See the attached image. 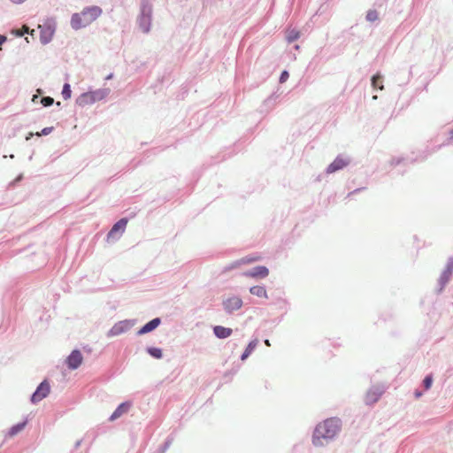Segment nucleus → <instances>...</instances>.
<instances>
[{
	"mask_svg": "<svg viewBox=\"0 0 453 453\" xmlns=\"http://www.w3.org/2000/svg\"><path fill=\"white\" fill-rule=\"evenodd\" d=\"M43 106H50L54 103V99L50 96H45L41 99Z\"/></svg>",
	"mask_w": 453,
	"mask_h": 453,
	"instance_id": "nucleus-26",
	"label": "nucleus"
},
{
	"mask_svg": "<svg viewBox=\"0 0 453 453\" xmlns=\"http://www.w3.org/2000/svg\"><path fill=\"white\" fill-rule=\"evenodd\" d=\"M415 395H416V397H419L421 395V393L416 392Z\"/></svg>",
	"mask_w": 453,
	"mask_h": 453,
	"instance_id": "nucleus-37",
	"label": "nucleus"
},
{
	"mask_svg": "<svg viewBox=\"0 0 453 453\" xmlns=\"http://www.w3.org/2000/svg\"><path fill=\"white\" fill-rule=\"evenodd\" d=\"M127 224V220L126 219H121L117 223H115L107 234V242H114L119 240L122 234L125 232Z\"/></svg>",
	"mask_w": 453,
	"mask_h": 453,
	"instance_id": "nucleus-7",
	"label": "nucleus"
},
{
	"mask_svg": "<svg viewBox=\"0 0 453 453\" xmlns=\"http://www.w3.org/2000/svg\"><path fill=\"white\" fill-rule=\"evenodd\" d=\"M298 37H299V33L295 30L290 31L287 35V39L289 42L296 40Z\"/></svg>",
	"mask_w": 453,
	"mask_h": 453,
	"instance_id": "nucleus-25",
	"label": "nucleus"
},
{
	"mask_svg": "<svg viewBox=\"0 0 453 453\" xmlns=\"http://www.w3.org/2000/svg\"><path fill=\"white\" fill-rule=\"evenodd\" d=\"M6 41V37L0 35V46Z\"/></svg>",
	"mask_w": 453,
	"mask_h": 453,
	"instance_id": "nucleus-32",
	"label": "nucleus"
},
{
	"mask_svg": "<svg viewBox=\"0 0 453 453\" xmlns=\"http://www.w3.org/2000/svg\"><path fill=\"white\" fill-rule=\"evenodd\" d=\"M225 310L228 312L239 310L242 305V301L238 296H231L223 302Z\"/></svg>",
	"mask_w": 453,
	"mask_h": 453,
	"instance_id": "nucleus-11",
	"label": "nucleus"
},
{
	"mask_svg": "<svg viewBox=\"0 0 453 453\" xmlns=\"http://www.w3.org/2000/svg\"><path fill=\"white\" fill-rule=\"evenodd\" d=\"M147 352L154 358L160 359L163 357L162 349L155 347L147 348Z\"/></svg>",
	"mask_w": 453,
	"mask_h": 453,
	"instance_id": "nucleus-20",
	"label": "nucleus"
},
{
	"mask_svg": "<svg viewBox=\"0 0 453 453\" xmlns=\"http://www.w3.org/2000/svg\"><path fill=\"white\" fill-rule=\"evenodd\" d=\"M110 93L111 89L109 88H103L82 93L76 98V104L80 107L91 105L96 102L104 100Z\"/></svg>",
	"mask_w": 453,
	"mask_h": 453,
	"instance_id": "nucleus-3",
	"label": "nucleus"
},
{
	"mask_svg": "<svg viewBox=\"0 0 453 453\" xmlns=\"http://www.w3.org/2000/svg\"><path fill=\"white\" fill-rule=\"evenodd\" d=\"M288 73L287 71H283L280 77V82L284 83L288 79Z\"/></svg>",
	"mask_w": 453,
	"mask_h": 453,
	"instance_id": "nucleus-29",
	"label": "nucleus"
},
{
	"mask_svg": "<svg viewBox=\"0 0 453 453\" xmlns=\"http://www.w3.org/2000/svg\"><path fill=\"white\" fill-rule=\"evenodd\" d=\"M213 332L218 338L225 339V338L229 337L232 334L233 331L231 328H228V327H224L222 326H216L213 328Z\"/></svg>",
	"mask_w": 453,
	"mask_h": 453,
	"instance_id": "nucleus-14",
	"label": "nucleus"
},
{
	"mask_svg": "<svg viewBox=\"0 0 453 453\" xmlns=\"http://www.w3.org/2000/svg\"><path fill=\"white\" fill-rule=\"evenodd\" d=\"M83 357L80 350L74 349L66 358V364L71 370L77 369L82 363Z\"/></svg>",
	"mask_w": 453,
	"mask_h": 453,
	"instance_id": "nucleus-9",
	"label": "nucleus"
},
{
	"mask_svg": "<svg viewBox=\"0 0 453 453\" xmlns=\"http://www.w3.org/2000/svg\"><path fill=\"white\" fill-rule=\"evenodd\" d=\"M27 33H28V27H24L22 28V30H17L15 32L16 35L19 36V37L23 36Z\"/></svg>",
	"mask_w": 453,
	"mask_h": 453,
	"instance_id": "nucleus-30",
	"label": "nucleus"
},
{
	"mask_svg": "<svg viewBox=\"0 0 453 453\" xmlns=\"http://www.w3.org/2000/svg\"><path fill=\"white\" fill-rule=\"evenodd\" d=\"M113 77V74L112 73H110L107 77H106V80H111L112 79Z\"/></svg>",
	"mask_w": 453,
	"mask_h": 453,
	"instance_id": "nucleus-35",
	"label": "nucleus"
},
{
	"mask_svg": "<svg viewBox=\"0 0 453 453\" xmlns=\"http://www.w3.org/2000/svg\"><path fill=\"white\" fill-rule=\"evenodd\" d=\"M366 19L371 22L377 20L378 12L375 10H370L366 14Z\"/></svg>",
	"mask_w": 453,
	"mask_h": 453,
	"instance_id": "nucleus-24",
	"label": "nucleus"
},
{
	"mask_svg": "<svg viewBox=\"0 0 453 453\" xmlns=\"http://www.w3.org/2000/svg\"><path fill=\"white\" fill-rule=\"evenodd\" d=\"M243 275L253 279H264L269 275V270L267 267L260 265L245 272Z\"/></svg>",
	"mask_w": 453,
	"mask_h": 453,
	"instance_id": "nucleus-10",
	"label": "nucleus"
},
{
	"mask_svg": "<svg viewBox=\"0 0 453 453\" xmlns=\"http://www.w3.org/2000/svg\"><path fill=\"white\" fill-rule=\"evenodd\" d=\"M40 29V42L42 44L46 45L51 42L57 28V22L55 19H47L42 25H39Z\"/></svg>",
	"mask_w": 453,
	"mask_h": 453,
	"instance_id": "nucleus-5",
	"label": "nucleus"
},
{
	"mask_svg": "<svg viewBox=\"0 0 453 453\" xmlns=\"http://www.w3.org/2000/svg\"><path fill=\"white\" fill-rule=\"evenodd\" d=\"M424 386H425V388L426 389H429L432 386V383H433V378L431 375H428L426 376L425 379H424Z\"/></svg>",
	"mask_w": 453,
	"mask_h": 453,
	"instance_id": "nucleus-28",
	"label": "nucleus"
},
{
	"mask_svg": "<svg viewBox=\"0 0 453 453\" xmlns=\"http://www.w3.org/2000/svg\"><path fill=\"white\" fill-rule=\"evenodd\" d=\"M53 131V127H44L40 133L37 132L35 135L41 136V135H48Z\"/></svg>",
	"mask_w": 453,
	"mask_h": 453,
	"instance_id": "nucleus-27",
	"label": "nucleus"
},
{
	"mask_svg": "<svg viewBox=\"0 0 453 453\" xmlns=\"http://www.w3.org/2000/svg\"><path fill=\"white\" fill-rule=\"evenodd\" d=\"M250 292L251 295L257 296L258 297L268 298L266 289L263 286L251 287L250 288Z\"/></svg>",
	"mask_w": 453,
	"mask_h": 453,
	"instance_id": "nucleus-16",
	"label": "nucleus"
},
{
	"mask_svg": "<svg viewBox=\"0 0 453 453\" xmlns=\"http://www.w3.org/2000/svg\"><path fill=\"white\" fill-rule=\"evenodd\" d=\"M50 392V386L47 380H43L37 387L36 390L31 396V402L33 403H37L42 401L43 398L47 397Z\"/></svg>",
	"mask_w": 453,
	"mask_h": 453,
	"instance_id": "nucleus-8",
	"label": "nucleus"
},
{
	"mask_svg": "<svg viewBox=\"0 0 453 453\" xmlns=\"http://www.w3.org/2000/svg\"><path fill=\"white\" fill-rule=\"evenodd\" d=\"M255 346H256V343H253V342H250L248 345L245 351L242 355V360H245L250 355V353L253 351Z\"/></svg>",
	"mask_w": 453,
	"mask_h": 453,
	"instance_id": "nucleus-23",
	"label": "nucleus"
},
{
	"mask_svg": "<svg viewBox=\"0 0 453 453\" xmlns=\"http://www.w3.org/2000/svg\"><path fill=\"white\" fill-rule=\"evenodd\" d=\"M22 179V174L19 175V177L15 180V181H19Z\"/></svg>",
	"mask_w": 453,
	"mask_h": 453,
	"instance_id": "nucleus-36",
	"label": "nucleus"
},
{
	"mask_svg": "<svg viewBox=\"0 0 453 453\" xmlns=\"http://www.w3.org/2000/svg\"><path fill=\"white\" fill-rule=\"evenodd\" d=\"M152 15V5L148 0H142L140 15L138 16L137 22L139 28L142 33H149L150 30Z\"/></svg>",
	"mask_w": 453,
	"mask_h": 453,
	"instance_id": "nucleus-4",
	"label": "nucleus"
},
{
	"mask_svg": "<svg viewBox=\"0 0 453 453\" xmlns=\"http://www.w3.org/2000/svg\"><path fill=\"white\" fill-rule=\"evenodd\" d=\"M72 90L71 87L68 83H65L62 89V96L65 100H67L71 97Z\"/></svg>",
	"mask_w": 453,
	"mask_h": 453,
	"instance_id": "nucleus-21",
	"label": "nucleus"
},
{
	"mask_svg": "<svg viewBox=\"0 0 453 453\" xmlns=\"http://www.w3.org/2000/svg\"><path fill=\"white\" fill-rule=\"evenodd\" d=\"M341 429V421L338 418H328L319 423L313 433L312 443L317 447L324 445L323 440L333 439Z\"/></svg>",
	"mask_w": 453,
	"mask_h": 453,
	"instance_id": "nucleus-1",
	"label": "nucleus"
},
{
	"mask_svg": "<svg viewBox=\"0 0 453 453\" xmlns=\"http://www.w3.org/2000/svg\"><path fill=\"white\" fill-rule=\"evenodd\" d=\"M131 403L128 402L122 403L119 404L117 409L113 411V413L110 417V421H114L120 418L122 415L127 413L130 409Z\"/></svg>",
	"mask_w": 453,
	"mask_h": 453,
	"instance_id": "nucleus-13",
	"label": "nucleus"
},
{
	"mask_svg": "<svg viewBox=\"0 0 453 453\" xmlns=\"http://www.w3.org/2000/svg\"><path fill=\"white\" fill-rule=\"evenodd\" d=\"M380 395L381 393L380 392H377L375 390H370L369 392H367L365 395V403L367 404H372L376 403L379 400Z\"/></svg>",
	"mask_w": 453,
	"mask_h": 453,
	"instance_id": "nucleus-18",
	"label": "nucleus"
},
{
	"mask_svg": "<svg viewBox=\"0 0 453 453\" xmlns=\"http://www.w3.org/2000/svg\"><path fill=\"white\" fill-rule=\"evenodd\" d=\"M12 3L13 4H22L24 3L26 0H10Z\"/></svg>",
	"mask_w": 453,
	"mask_h": 453,
	"instance_id": "nucleus-31",
	"label": "nucleus"
},
{
	"mask_svg": "<svg viewBox=\"0 0 453 453\" xmlns=\"http://www.w3.org/2000/svg\"><path fill=\"white\" fill-rule=\"evenodd\" d=\"M160 323L161 319L159 318L153 319L138 330L137 335H142L152 332L160 325Z\"/></svg>",
	"mask_w": 453,
	"mask_h": 453,
	"instance_id": "nucleus-12",
	"label": "nucleus"
},
{
	"mask_svg": "<svg viewBox=\"0 0 453 453\" xmlns=\"http://www.w3.org/2000/svg\"><path fill=\"white\" fill-rule=\"evenodd\" d=\"M34 135H35V134H34V133H29V134H27V136L26 137V140H27V141H28V140H29V139H31V137H33Z\"/></svg>",
	"mask_w": 453,
	"mask_h": 453,
	"instance_id": "nucleus-33",
	"label": "nucleus"
},
{
	"mask_svg": "<svg viewBox=\"0 0 453 453\" xmlns=\"http://www.w3.org/2000/svg\"><path fill=\"white\" fill-rule=\"evenodd\" d=\"M347 165V162L343 158L337 157L333 163H331L327 167V173H334L340 169H342Z\"/></svg>",
	"mask_w": 453,
	"mask_h": 453,
	"instance_id": "nucleus-15",
	"label": "nucleus"
},
{
	"mask_svg": "<svg viewBox=\"0 0 453 453\" xmlns=\"http://www.w3.org/2000/svg\"><path fill=\"white\" fill-rule=\"evenodd\" d=\"M26 425H27V420L12 426L7 433V436L13 437V436L17 435L19 433H20L25 428Z\"/></svg>",
	"mask_w": 453,
	"mask_h": 453,
	"instance_id": "nucleus-17",
	"label": "nucleus"
},
{
	"mask_svg": "<svg viewBox=\"0 0 453 453\" xmlns=\"http://www.w3.org/2000/svg\"><path fill=\"white\" fill-rule=\"evenodd\" d=\"M450 137L453 139V129L450 131Z\"/></svg>",
	"mask_w": 453,
	"mask_h": 453,
	"instance_id": "nucleus-38",
	"label": "nucleus"
},
{
	"mask_svg": "<svg viewBox=\"0 0 453 453\" xmlns=\"http://www.w3.org/2000/svg\"><path fill=\"white\" fill-rule=\"evenodd\" d=\"M265 342V344H266L267 346H270V343H269V341H268V340H266Z\"/></svg>",
	"mask_w": 453,
	"mask_h": 453,
	"instance_id": "nucleus-39",
	"label": "nucleus"
},
{
	"mask_svg": "<svg viewBox=\"0 0 453 453\" xmlns=\"http://www.w3.org/2000/svg\"><path fill=\"white\" fill-rule=\"evenodd\" d=\"M135 323V319H124L119 321L112 326V327L107 332L106 335L109 338L119 336L128 332Z\"/></svg>",
	"mask_w": 453,
	"mask_h": 453,
	"instance_id": "nucleus-6",
	"label": "nucleus"
},
{
	"mask_svg": "<svg viewBox=\"0 0 453 453\" xmlns=\"http://www.w3.org/2000/svg\"><path fill=\"white\" fill-rule=\"evenodd\" d=\"M103 10L96 5L87 6L81 12L73 13L71 17V27L74 30L86 27L101 16Z\"/></svg>",
	"mask_w": 453,
	"mask_h": 453,
	"instance_id": "nucleus-2",
	"label": "nucleus"
},
{
	"mask_svg": "<svg viewBox=\"0 0 453 453\" xmlns=\"http://www.w3.org/2000/svg\"><path fill=\"white\" fill-rule=\"evenodd\" d=\"M372 84L374 88H378L380 89L383 88L381 77L380 75H374L372 79Z\"/></svg>",
	"mask_w": 453,
	"mask_h": 453,
	"instance_id": "nucleus-22",
	"label": "nucleus"
},
{
	"mask_svg": "<svg viewBox=\"0 0 453 453\" xmlns=\"http://www.w3.org/2000/svg\"><path fill=\"white\" fill-rule=\"evenodd\" d=\"M38 98H39L38 96L35 95V96H33L32 101L34 103H35Z\"/></svg>",
	"mask_w": 453,
	"mask_h": 453,
	"instance_id": "nucleus-34",
	"label": "nucleus"
},
{
	"mask_svg": "<svg viewBox=\"0 0 453 453\" xmlns=\"http://www.w3.org/2000/svg\"><path fill=\"white\" fill-rule=\"evenodd\" d=\"M258 260H260L259 256L245 257H242L240 260L236 261L234 266H238L240 265H244V264H251V263H254Z\"/></svg>",
	"mask_w": 453,
	"mask_h": 453,
	"instance_id": "nucleus-19",
	"label": "nucleus"
}]
</instances>
